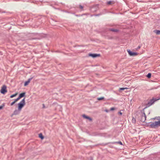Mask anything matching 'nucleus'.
<instances>
[{"label":"nucleus","instance_id":"nucleus-2","mask_svg":"<svg viewBox=\"0 0 160 160\" xmlns=\"http://www.w3.org/2000/svg\"><path fill=\"white\" fill-rule=\"evenodd\" d=\"M160 99V98H159L157 99L156 98H152V99H150V100H149L147 104H146V108H147L148 107L151 106L152 105L154 102Z\"/></svg>","mask_w":160,"mask_h":160},{"label":"nucleus","instance_id":"nucleus-17","mask_svg":"<svg viewBox=\"0 0 160 160\" xmlns=\"http://www.w3.org/2000/svg\"><path fill=\"white\" fill-rule=\"evenodd\" d=\"M136 119L133 117L132 119V123H136Z\"/></svg>","mask_w":160,"mask_h":160},{"label":"nucleus","instance_id":"nucleus-18","mask_svg":"<svg viewBox=\"0 0 160 160\" xmlns=\"http://www.w3.org/2000/svg\"><path fill=\"white\" fill-rule=\"evenodd\" d=\"M17 93H16L15 94L12 95L10 96V98H13V97H15L17 95Z\"/></svg>","mask_w":160,"mask_h":160},{"label":"nucleus","instance_id":"nucleus-5","mask_svg":"<svg viewBox=\"0 0 160 160\" xmlns=\"http://www.w3.org/2000/svg\"><path fill=\"white\" fill-rule=\"evenodd\" d=\"M146 116L145 113L143 112L141 116L140 121L142 122H144L146 120Z\"/></svg>","mask_w":160,"mask_h":160},{"label":"nucleus","instance_id":"nucleus-14","mask_svg":"<svg viewBox=\"0 0 160 160\" xmlns=\"http://www.w3.org/2000/svg\"><path fill=\"white\" fill-rule=\"evenodd\" d=\"M39 137L42 140L44 138L42 133H40V134H39Z\"/></svg>","mask_w":160,"mask_h":160},{"label":"nucleus","instance_id":"nucleus-31","mask_svg":"<svg viewBox=\"0 0 160 160\" xmlns=\"http://www.w3.org/2000/svg\"><path fill=\"white\" fill-rule=\"evenodd\" d=\"M76 16L78 17L80 16V15H76Z\"/></svg>","mask_w":160,"mask_h":160},{"label":"nucleus","instance_id":"nucleus-11","mask_svg":"<svg viewBox=\"0 0 160 160\" xmlns=\"http://www.w3.org/2000/svg\"><path fill=\"white\" fill-rule=\"evenodd\" d=\"M108 30L114 32H117L119 31V30L118 29H115L114 28H109Z\"/></svg>","mask_w":160,"mask_h":160},{"label":"nucleus","instance_id":"nucleus-25","mask_svg":"<svg viewBox=\"0 0 160 160\" xmlns=\"http://www.w3.org/2000/svg\"><path fill=\"white\" fill-rule=\"evenodd\" d=\"M101 15V13H100L98 14H95L94 15V16H98L100 15Z\"/></svg>","mask_w":160,"mask_h":160},{"label":"nucleus","instance_id":"nucleus-13","mask_svg":"<svg viewBox=\"0 0 160 160\" xmlns=\"http://www.w3.org/2000/svg\"><path fill=\"white\" fill-rule=\"evenodd\" d=\"M153 32L157 35H160V30H155L153 31Z\"/></svg>","mask_w":160,"mask_h":160},{"label":"nucleus","instance_id":"nucleus-23","mask_svg":"<svg viewBox=\"0 0 160 160\" xmlns=\"http://www.w3.org/2000/svg\"><path fill=\"white\" fill-rule=\"evenodd\" d=\"M117 143H119L121 145H122V143L121 141H119L118 142H117Z\"/></svg>","mask_w":160,"mask_h":160},{"label":"nucleus","instance_id":"nucleus-29","mask_svg":"<svg viewBox=\"0 0 160 160\" xmlns=\"http://www.w3.org/2000/svg\"><path fill=\"white\" fill-rule=\"evenodd\" d=\"M118 114H120V115H122V113L121 112H118Z\"/></svg>","mask_w":160,"mask_h":160},{"label":"nucleus","instance_id":"nucleus-3","mask_svg":"<svg viewBox=\"0 0 160 160\" xmlns=\"http://www.w3.org/2000/svg\"><path fill=\"white\" fill-rule=\"evenodd\" d=\"M25 104V98H24L18 103V108L19 109V110H21L22 108L24 107Z\"/></svg>","mask_w":160,"mask_h":160},{"label":"nucleus","instance_id":"nucleus-30","mask_svg":"<svg viewBox=\"0 0 160 160\" xmlns=\"http://www.w3.org/2000/svg\"><path fill=\"white\" fill-rule=\"evenodd\" d=\"M140 48H141V46H138V47L137 49H140Z\"/></svg>","mask_w":160,"mask_h":160},{"label":"nucleus","instance_id":"nucleus-32","mask_svg":"<svg viewBox=\"0 0 160 160\" xmlns=\"http://www.w3.org/2000/svg\"><path fill=\"white\" fill-rule=\"evenodd\" d=\"M157 117H155V118H152V119H156Z\"/></svg>","mask_w":160,"mask_h":160},{"label":"nucleus","instance_id":"nucleus-12","mask_svg":"<svg viewBox=\"0 0 160 160\" xmlns=\"http://www.w3.org/2000/svg\"><path fill=\"white\" fill-rule=\"evenodd\" d=\"M25 94H26L25 92H23V93L20 94L19 95V96H18L19 97V98H22L23 97H24V96H25Z\"/></svg>","mask_w":160,"mask_h":160},{"label":"nucleus","instance_id":"nucleus-1","mask_svg":"<svg viewBox=\"0 0 160 160\" xmlns=\"http://www.w3.org/2000/svg\"><path fill=\"white\" fill-rule=\"evenodd\" d=\"M147 126L151 128H155L157 127L160 126V121L154 122H149Z\"/></svg>","mask_w":160,"mask_h":160},{"label":"nucleus","instance_id":"nucleus-21","mask_svg":"<svg viewBox=\"0 0 160 160\" xmlns=\"http://www.w3.org/2000/svg\"><path fill=\"white\" fill-rule=\"evenodd\" d=\"M79 8L82 10H83V6H82L81 5H80L79 6Z\"/></svg>","mask_w":160,"mask_h":160},{"label":"nucleus","instance_id":"nucleus-33","mask_svg":"<svg viewBox=\"0 0 160 160\" xmlns=\"http://www.w3.org/2000/svg\"><path fill=\"white\" fill-rule=\"evenodd\" d=\"M43 108H44V107H45V106H44V104H43Z\"/></svg>","mask_w":160,"mask_h":160},{"label":"nucleus","instance_id":"nucleus-27","mask_svg":"<svg viewBox=\"0 0 160 160\" xmlns=\"http://www.w3.org/2000/svg\"><path fill=\"white\" fill-rule=\"evenodd\" d=\"M114 109H115V108H113V107L111 108H110V110L111 111H112V110H114Z\"/></svg>","mask_w":160,"mask_h":160},{"label":"nucleus","instance_id":"nucleus-22","mask_svg":"<svg viewBox=\"0 0 160 160\" xmlns=\"http://www.w3.org/2000/svg\"><path fill=\"white\" fill-rule=\"evenodd\" d=\"M20 99V98H19V97H18L17 98H16V99H15L14 101L16 102L17 101H18Z\"/></svg>","mask_w":160,"mask_h":160},{"label":"nucleus","instance_id":"nucleus-28","mask_svg":"<svg viewBox=\"0 0 160 160\" xmlns=\"http://www.w3.org/2000/svg\"><path fill=\"white\" fill-rule=\"evenodd\" d=\"M39 39L40 38H38V37H36V38H33V39Z\"/></svg>","mask_w":160,"mask_h":160},{"label":"nucleus","instance_id":"nucleus-20","mask_svg":"<svg viewBox=\"0 0 160 160\" xmlns=\"http://www.w3.org/2000/svg\"><path fill=\"white\" fill-rule=\"evenodd\" d=\"M104 98V97H102L98 98V100H101L103 99Z\"/></svg>","mask_w":160,"mask_h":160},{"label":"nucleus","instance_id":"nucleus-19","mask_svg":"<svg viewBox=\"0 0 160 160\" xmlns=\"http://www.w3.org/2000/svg\"><path fill=\"white\" fill-rule=\"evenodd\" d=\"M128 88H119V91H122V90H124L125 89H127Z\"/></svg>","mask_w":160,"mask_h":160},{"label":"nucleus","instance_id":"nucleus-4","mask_svg":"<svg viewBox=\"0 0 160 160\" xmlns=\"http://www.w3.org/2000/svg\"><path fill=\"white\" fill-rule=\"evenodd\" d=\"M6 88L7 87L6 85H3L1 90V93L2 94H5L6 92H7V91Z\"/></svg>","mask_w":160,"mask_h":160},{"label":"nucleus","instance_id":"nucleus-34","mask_svg":"<svg viewBox=\"0 0 160 160\" xmlns=\"http://www.w3.org/2000/svg\"><path fill=\"white\" fill-rule=\"evenodd\" d=\"M13 115V113H12V114L11 115V117H12V116H13V115Z\"/></svg>","mask_w":160,"mask_h":160},{"label":"nucleus","instance_id":"nucleus-8","mask_svg":"<svg viewBox=\"0 0 160 160\" xmlns=\"http://www.w3.org/2000/svg\"><path fill=\"white\" fill-rule=\"evenodd\" d=\"M21 111V110H19L18 108V109H16L13 112V115H18L19 114L20 112Z\"/></svg>","mask_w":160,"mask_h":160},{"label":"nucleus","instance_id":"nucleus-10","mask_svg":"<svg viewBox=\"0 0 160 160\" xmlns=\"http://www.w3.org/2000/svg\"><path fill=\"white\" fill-rule=\"evenodd\" d=\"M82 117L86 119H88L90 121H92V119L91 118L89 117L88 116L86 115L85 114H83L82 115Z\"/></svg>","mask_w":160,"mask_h":160},{"label":"nucleus","instance_id":"nucleus-9","mask_svg":"<svg viewBox=\"0 0 160 160\" xmlns=\"http://www.w3.org/2000/svg\"><path fill=\"white\" fill-rule=\"evenodd\" d=\"M33 78V77H31V78H29L27 81H26L25 82L24 84V86H27L28 84V83L30 82L31 80Z\"/></svg>","mask_w":160,"mask_h":160},{"label":"nucleus","instance_id":"nucleus-15","mask_svg":"<svg viewBox=\"0 0 160 160\" xmlns=\"http://www.w3.org/2000/svg\"><path fill=\"white\" fill-rule=\"evenodd\" d=\"M148 78H150L151 77V73H149L146 76Z\"/></svg>","mask_w":160,"mask_h":160},{"label":"nucleus","instance_id":"nucleus-24","mask_svg":"<svg viewBox=\"0 0 160 160\" xmlns=\"http://www.w3.org/2000/svg\"><path fill=\"white\" fill-rule=\"evenodd\" d=\"M15 102L14 101L11 103V106L13 105L15 103Z\"/></svg>","mask_w":160,"mask_h":160},{"label":"nucleus","instance_id":"nucleus-26","mask_svg":"<svg viewBox=\"0 0 160 160\" xmlns=\"http://www.w3.org/2000/svg\"><path fill=\"white\" fill-rule=\"evenodd\" d=\"M111 3H112L111 1H110L108 2L107 4H111Z\"/></svg>","mask_w":160,"mask_h":160},{"label":"nucleus","instance_id":"nucleus-6","mask_svg":"<svg viewBox=\"0 0 160 160\" xmlns=\"http://www.w3.org/2000/svg\"><path fill=\"white\" fill-rule=\"evenodd\" d=\"M127 52L130 56H135L138 55L137 52L131 51L130 50H127Z\"/></svg>","mask_w":160,"mask_h":160},{"label":"nucleus","instance_id":"nucleus-16","mask_svg":"<svg viewBox=\"0 0 160 160\" xmlns=\"http://www.w3.org/2000/svg\"><path fill=\"white\" fill-rule=\"evenodd\" d=\"M5 106V103H3L1 106H0V110L2 109Z\"/></svg>","mask_w":160,"mask_h":160},{"label":"nucleus","instance_id":"nucleus-7","mask_svg":"<svg viewBox=\"0 0 160 160\" xmlns=\"http://www.w3.org/2000/svg\"><path fill=\"white\" fill-rule=\"evenodd\" d=\"M89 56L92 57L93 58H96L97 57L100 56V54H98L89 53Z\"/></svg>","mask_w":160,"mask_h":160}]
</instances>
